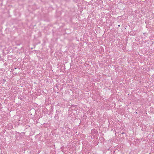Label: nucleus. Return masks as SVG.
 Wrapping results in <instances>:
<instances>
[{"label":"nucleus","mask_w":154,"mask_h":154,"mask_svg":"<svg viewBox=\"0 0 154 154\" xmlns=\"http://www.w3.org/2000/svg\"><path fill=\"white\" fill-rule=\"evenodd\" d=\"M124 133H122V134H124Z\"/></svg>","instance_id":"obj_2"},{"label":"nucleus","mask_w":154,"mask_h":154,"mask_svg":"<svg viewBox=\"0 0 154 154\" xmlns=\"http://www.w3.org/2000/svg\"><path fill=\"white\" fill-rule=\"evenodd\" d=\"M118 26H120V25H118Z\"/></svg>","instance_id":"obj_3"},{"label":"nucleus","mask_w":154,"mask_h":154,"mask_svg":"<svg viewBox=\"0 0 154 154\" xmlns=\"http://www.w3.org/2000/svg\"><path fill=\"white\" fill-rule=\"evenodd\" d=\"M59 112V111H56V114L57 113V112Z\"/></svg>","instance_id":"obj_1"}]
</instances>
